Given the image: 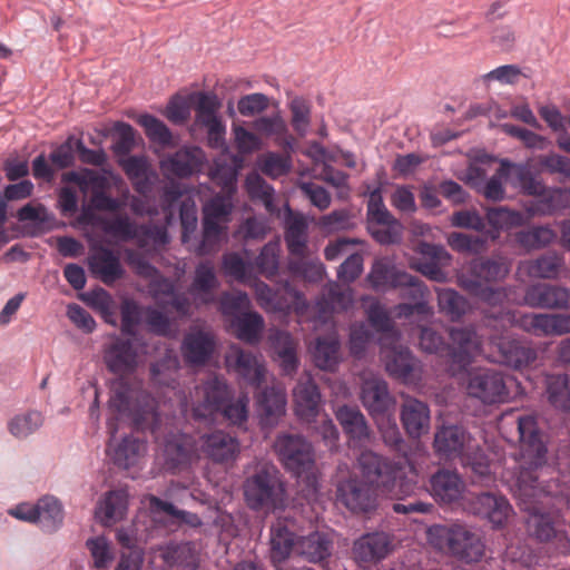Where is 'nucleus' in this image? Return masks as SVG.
Returning a JSON list of instances; mask_svg holds the SVG:
<instances>
[{
    "label": "nucleus",
    "mask_w": 570,
    "mask_h": 570,
    "mask_svg": "<svg viewBox=\"0 0 570 570\" xmlns=\"http://www.w3.org/2000/svg\"><path fill=\"white\" fill-rule=\"evenodd\" d=\"M472 444L471 435L458 425L443 426L434 436L435 451L446 459L461 458Z\"/></svg>",
    "instance_id": "26"
},
{
    "label": "nucleus",
    "mask_w": 570,
    "mask_h": 570,
    "mask_svg": "<svg viewBox=\"0 0 570 570\" xmlns=\"http://www.w3.org/2000/svg\"><path fill=\"white\" fill-rule=\"evenodd\" d=\"M233 197L229 194L216 195L204 205L202 240L194 247L198 255H207L219 248L233 212Z\"/></svg>",
    "instance_id": "7"
},
{
    "label": "nucleus",
    "mask_w": 570,
    "mask_h": 570,
    "mask_svg": "<svg viewBox=\"0 0 570 570\" xmlns=\"http://www.w3.org/2000/svg\"><path fill=\"white\" fill-rule=\"evenodd\" d=\"M232 393L226 381L218 375H210L202 384L196 385L189 399L179 395L181 412L187 415L190 411L196 420H214L222 413L232 424H242L247 420L249 399L239 396L230 402Z\"/></svg>",
    "instance_id": "3"
},
{
    "label": "nucleus",
    "mask_w": 570,
    "mask_h": 570,
    "mask_svg": "<svg viewBox=\"0 0 570 570\" xmlns=\"http://www.w3.org/2000/svg\"><path fill=\"white\" fill-rule=\"evenodd\" d=\"M401 421L407 435L419 439L430 430L431 415L426 403L414 399L405 397L401 406Z\"/></svg>",
    "instance_id": "28"
},
{
    "label": "nucleus",
    "mask_w": 570,
    "mask_h": 570,
    "mask_svg": "<svg viewBox=\"0 0 570 570\" xmlns=\"http://www.w3.org/2000/svg\"><path fill=\"white\" fill-rule=\"evenodd\" d=\"M539 198L528 208L531 215L547 216L566 207L569 195L567 189H543Z\"/></svg>",
    "instance_id": "50"
},
{
    "label": "nucleus",
    "mask_w": 570,
    "mask_h": 570,
    "mask_svg": "<svg viewBox=\"0 0 570 570\" xmlns=\"http://www.w3.org/2000/svg\"><path fill=\"white\" fill-rule=\"evenodd\" d=\"M361 402L374 419L387 413L394 405L387 383L377 374L363 372L361 384Z\"/></svg>",
    "instance_id": "17"
},
{
    "label": "nucleus",
    "mask_w": 570,
    "mask_h": 570,
    "mask_svg": "<svg viewBox=\"0 0 570 570\" xmlns=\"http://www.w3.org/2000/svg\"><path fill=\"white\" fill-rule=\"evenodd\" d=\"M108 429L111 435L108 454L114 463L124 469L136 465L147 452L146 442L129 435L114 444L117 428L114 425L112 420L108 421Z\"/></svg>",
    "instance_id": "23"
},
{
    "label": "nucleus",
    "mask_w": 570,
    "mask_h": 570,
    "mask_svg": "<svg viewBox=\"0 0 570 570\" xmlns=\"http://www.w3.org/2000/svg\"><path fill=\"white\" fill-rule=\"evenodd\" d=\"M391 550V541L386 533H366L353 546V554L361 563L375 562L384 559Z\"/></svg>",
    "instance_id": "32"
},
{
    "label": "nucleus",
    "mask_w": 570,
    "mask_h": 570,
    "mask_svg": "<svg viewBox=\"0 0 570 570\" xmlns=\"http://www.w3.org/2000/svg\"><path fill=\"white\" fill-rule=\"evenodd\" d=\"M37 517L41 529L52 532L62 523V507L56 498L43 497L37 502Z\"/></svg>",
    "instance_id": "55"
},
{
    "label": "nucleus",
    "mask_w": 570,
    "mask_h": 570,
    "mask_svg": "<svg viewBox=\"0 0 570 570\" xmlns=\"http://www.w3.org/2000/svg\"><path fill=\"white\" fill-rule=\"evenodd\" d=\"M308 220L301 213L288 212L285 219V242L289 253L304 256L307 248Z\"/></svg>",
    "instance_id": "41"
},
{
    "label": "nucleus",
    "mask_w": 570,
    "mask_h": 570,
    "mask_svg": "<svg viewBox=\"0 0 570 570\" xmlns=\"http://www.w3.org/2000/svg\"><path fill=\"white\" fill-rule=\"evenodd\" d=\"M502 321L535 336H560L570 333V315L519 314L505 311Z\"/></svg>",
    "instance_id": "12"
},
{
    "label": "nucleus",
    "mask_w": 570,
    "mask_h": 570,
    "mask_svg": "<svg viewBox=\"0 0 570 570\" xmlns=\"http://www.w3.org/2000/svg\"><path fill=\"white\" fill-rule=\"evenodd\" d=\"M352 303V289L350 287L343 288L340 284L332 282L326 286L323 297L317 301L316 308L320 318L327 321L333 312L345 311Z\"/></svg>",
    "instance_id": "43"
},
{
    "label": "nucleus",
    "mask_w": 570,
    "mask_h": 570,
    "mask_svg": "<svg viewBox=\"0 0 570 570\" xmlns=\"http://www.w3.org/2000/svg\"><path fill=\"white\" fill-rule=\"evenodd\" d=\"M43 424V416L39 411L31 410L14 415L8 422V430L16 439H27Z\"/></svg>",
    "instance_id": "58"
},
{
    "label": "nucleus",
    "mask_w": 570,
    "mask_h": 570,
    "mask_svg": "<svg viewBox=\"0 0 570 570\" xmlns=\"http://www.w3.org/2000/svg\"><path fill=\"white\" fill-rule=\"evenodd\" d=\"M159 557L168 567L196 570L200 564L199 549L195 543H169L158 549Z\"/></svg>",
    "instance_id": "37"
},
{
    "label": "nucleus",
    "mask_w": 570,
    "mask_h": 570,
    "mask_svg": "<svg viewBox=\"0 0 570 570\" xmlns=\"http://www.w3.org/2000/svg\"><path fill=\"white\" fill-rule=\"evenodd\" d=\"M523 304L532 308L564 309L570 304V289L548 283L533 284L525 289Z\"/></svg>",
    "instance_id": "22"
},
{
    "label": "nucleus",
    "mask_w": 570,
    "mask_h": 570,
    "mask_svg": "<svg viewBox=\"0 0 570 570\" xmlns=\"http://www.w3.org/2000/svg\"><path fill=\"white\" fill-rule=\"evenodd\" d=\"M215 350L214 336L208 332L190 331L181 344L184 360L191 365L205 364Z\"/></svg>",
    "instance_id": "31"
},
{
    "label": "nucleus",
    "mask_w": 570,
    "mask_h": 570,
    "mask_svg": "<svg viewBox=\"0 0 570 570\" xmlns=\"http://www.w3.org/2000/svg\"><path fill=\"white\" fill-rule=\"evenodd\" d=\"M487 219L495 230H508L524 224L523 215L520 212L503 206L489 208Z\"/></svg>",
    "instance_id": "62"
},
{
    "label": "nucleus",
    "mask_w": 570,
    "mask_h": 570,
    "mask_svg": "<svg viewBox=\"0 0 570 570\" xmlns=\"http://www.w3.org/2000/svg\"><path fill=\"white\" fill-rule=\"evenodd\" d=\"M295 534L288 529L287 524L278 520L271 529V559L276 570L279 567H287L285 560L291 552H296Z\"/></svg>",
    "instance_id": "40"
},
{
    "label": "nucleus",
    "mask_w": 570,
    "mask_h": 570,
    "mask_svg": "<svg viewBox=\"0 0 570 570\" xmlns=\"http://www.w3.org/2000/svg\"><path fill=\"white\" fill-rule=\"evenodd\" d=\"M219 283L216 277L214 266L209 262L197 265L194 274L193 283L189 287L196 305H206L215 301V291Z\"/></svg>",
    "instance_id": "34"
},
{
    "label": "nucleus",
    "mask_w": 570,
    "mask_h": 570,
    "mask_svg": "<svg viewBox=\"0 0 570 570\" xmlns=\"http://www.w3.org/2000/svg\"><path fill=\"white\" fill-rule=\"evenodd\" d=\"M547 395L554 407L570 411V375L554 374L548 376Z\"/></svg>",
    "instance_id": "57"
},
{
    "label": "nucleus",
    "mask_w": 570,
    "mask_h": 570,
    "mask_svg": "<svg viewBox=\"0 0 570 570\" xmlns=\"http://www.w3.org/2000/svg\"><path fill=\"white\" fill-rule=\"evenodd\" d=\"M274 450L286 470L298 478L305 475L308 483H314L315 453L303 435L282 433L274 442Z\"/></svg>",
    "instance_id": "8"
},
{
    "label": "nucleus",
    "mask_w": 570,
    "mask_h": 570,
    "mask_svg": "<svg viewBox=\"0 0 570 570\" xmlns=\"http://www.w3.org/2000/svg\"><path fill=\"white\" fill-rule=\"evenodd\" d=\"M502 173L505 174V180L514 188H519L527 195L542 194L544 185L535 178L528 164H513L502 160Z\"/></svg>",
    "instance_id": "39"
},
{
    "label": "nucleus",
    "mask_w": 570,
    "mask_h": 570,
    "mask_svg": "<svg viewBox=\"0 0 570 570\" xmlns=\"http://www.w3.org/2000/svg\"><path fill=\"white\" fill-rule=\"evenodd\" d=\"M438 305L451 321H459L469 309V302L452 288H436Z\"/></svg>",
    "instance_id": "59"
},
{
    "label": "nucleus",
    "mask_w": 570,
    "mask_h": 570,
    "mask_svg": "<svg viewBox=\"0 0 570 570\" xmlns=\"http://www.w3.org/2000/svg\"><path fill=\"white\" fill-rule=\"evenodd\" d=\"M431 492L443 503H453L461 499L465 484L461 476L451 470H439L431 476Z\"/></svg>",
    "instance_id": "36"
},
{
    "label": "nucleus",
    "mask_w": 570,
    "mask_h": 570,
    "mask_svg": "<svg viewBox=\"0 0 570 570\" xmlns=\"http://www.w3.org/2000/svg\"><path fill=\"white\" fill-rule=\"evenodd\" d=\"M258 411L265 425H274L285 413L286 394L279 386L266 387L257 396Z\"/></svg>",
    "instance_id": "42"
},
{
    "label": "nucleus",
    "mask_w": 570,
    "mask_h": 570,
    "mask_svg": "<svg viewBox=\"0 0 570 570\" xmlns=\"http://www.w3.org/2000/svg\"><path fill=\"white\" fill-rule=\"evenodd\" d=\"M332 551V541L323 532H313L306 537H301L296 542V553L305 557L311 562H318L330 557Z\"/></svg>",
    "instance_id": "46"
},
{
    "label": "nucleus",
    "mask_w": 570,
    "mask_h": 570,
    "mask_svg": "<svg viewBox=\"0 0 570 570\" xmlns=\"http://www.w3.org/2000/svg\"><path fill=\"white\" fill-rule=\"evenodd\" d=\"M230 327L238 340L247 344H257L265 328V321L257 312H244L230 320Z\"/></svg>",
    "instance_id": "45"
},
{
    "label": "nucleus",
    "mask_w": 570,
    "mask_h": 570,
    "mask_svg": "<svg viewBox=\"0 0 570 570\" xmlns=\"http://www.w3.org/2000/svg\"><path fill=\"white\" fill-rule=\"evenodd\" d=\"M244 497L252 510L274 511L285 503V488L273 465H263L244 483Z\"/></svg>",
    "instance_id": "6"
},
{
    "label": "nucleus",
    "mask_w": 570,
    "mask_h": 570,
    "mask_svg": "<svg viewBox=\"0 0 570 570\" xmlns=\"http://www.w3.org/2000/svg\"><path fill=\"white\" fill-rule=\"evenodd\" d=\"M256 296L258 305L267 312L303 313L307 307L303 294L285 282L278 291H273L266 283L253 277L247 284Z\"/></svg>",
    "instance_id": "11"
},
{
    "label": "nucleus",
    "mask_w": 570,
    "mask_h": 570,
    "mask_svg": "<svg viewBox=\"0 0 570 570\" xmlns=\"http://www.w3.org/2000/svg\"><path fill=\"white\" fill-rule=\"evenodd\" d=\"M415 250L422 258L411 261L410 267L412 269L433 282L444 283L448 281V274L443 268L450 266L452 256L442 245L420 242Z\"/></svg>",
    "instance_id": "15"
},
{
    "label": "nucleus",
    "mask_w": 570,
    "mask_h": 570,
    "mask_svg": "<svg viewBox=\"0 0 570 570\" xmlns=\"http://www.w3.org/2000/svg\"><path fill=\"white\" fill-rule=\"evenodd\" d=\"M228 371L235 373L246 383L259 386L265 379L266 368L262 355L244 351L237 345H232L225 355Z\"/></svg>",
    "instance_id": "16"
},
{
    "label": "nucleus",
    "mask_w": 570,
    "mask_h": 570,
    "mask_svg": "<svg viewBox=\"0 0 570 570\" xmlns=\"http://www.w3.org/2000/svg\"><path fill=\"white\" fill-rule=\"evenodd\" d=\"M196 101V122L204 126L208 122L220 119L218 110L222 106L220 100L214 92H197L193 96Z\"/></svg>",
    "instance_id": "60"
},
{
    "label": "nucleus",
    "mask_w": 570,
    "mask_h": 570,
    "mask_svg": "<svg viewBox=\"0 0 570 570\" xmlns=\"http://www.w3.org/2000/svg\"><path fill=\"white\" fill-rule=\"evenodd\" d=\"M462 465L470 468L473 473V482L488 483L492 481L491 464L484 452L472 444L471 450H466L460 458Z\"/></svg>",
    "instance_id": "56"
},
{
    "label": "nucleus",
    "mask_w": 570,
    "mask_h": 570,
    "mask_svg": "<svg viewBox=\"0 0 570 570\" xmlns=\"http://www.w3.org/2000/svg\"><path fill=\"white\" fill-rule=\"evenodd\" d=\"M402 274H404V271L397 269L386 259H377L373 263L366 281L373 289L383 292L390 287H396L397 278Z\"/></svg>",
    "instance_id": "49"
},
{
    "label": "nucleus",
    "mask_w": 570,
    "mask_h": 570,
    "mask_svg": "<svg viewBox=\"0 0 570 570\" xmlns=\"http://www.w3.org/2000/svg\"><path fill=\"white\" fill-rule=\"evenodd\" d=\"M63 180L78 185L82 193L90 191V204L97 210L118 212L125 205V200L107 194L110 186L109 179L96 170L85 168L80 171H69L63 175Z\"/></svg>",
    "instance_id": "10"
},
{
    "label": "nucleus",
    "mask_w": 570,
    "mask_h": 570,
    "mask_svg": "<svg viewBox=\"0 0 570 570\" xmlns=\"http://www.w3.org/2000/svg\"><path fill=\"white\" fill-rule=\"evenodd\" d=\"M466 394L483 404L504 403L510 399L508 377L503 372L491 367H478L468 373Z\"/></svg>",
    "instance_id": "9"
},
{
    "label": "nucleus",
    "mask_w": 570,
    "mask_h": 570,
    "mask_svg": "<svg viewBox=\"0 0 570 570\" xmlns=\"http://www.w3.org/2000/svg\"><path fill=\"white\" fill-rule=\"evenodd\" d=\"M178 371V356L174 351L167 350L164 358L151 365V379L158 385L175 390Z\"/></svg>",
    "instance_id": "54"
},
{
    "label": "nucleus",
    "mask_w": 570,
    "mask_h": 570,
    "mask_svg": "<svg viewBox=\"0 0 570 570\" xmlns=\"http://www.w3.org/2000/svg\"><path fill=\"white\" fill-rule=\"evenodd\" d=\"M490 346L497 352L493 361L513 370L528 368L538 357L534 347L510 336H492Z\"/></svg>",
    "instance_id": "14"
},
{
    "label": "nucleus",
    "mask_w": 570,
    "mask_h": 570,
    "mask_svg": "<svg viewBox=\"0 0 570 570\" xmlns=\"http://www.w3.org/2000/svg\"><path fill=\"white\" fill-rule=\"evenodd\" d=\"M315 365L324 371H334L340 363V341L333 332L315 340L311 347Z\"/></svg>",
    "instance_id": "44"
},
{
    "label": "nucleus",
    "mask_w": 570,
    "mask_h": 570,
    "mask_svg": "<svg viewBox=\"0 0 570 570\" xmlns=\"http://www.w3.org/2000/svg\"><path fill=\"white\" fill-rule=\"evenodd\" d=\"M294 410L305 421L313 420L321 405V393L311 376L301 377L293 390Z\"/></svg>",
    "instance_id": "29"
},
{
    "label": "nucleus",
    "mask_w": 570,
    "mask_h": 570,
    "mask_svg": "<svg viewBox=\"0 0 570 570\" xmlns=\"http://www.w3.org/2000/svg\"><path fill=\"white\" fill-rule=\"evenodd\" d=\"M252 127L257 135L266 138H273L275 144L284 149H294L295 139L289 134L288 126L279 112L256 118L253 121Z\"/></svg>",
    "instance_id": "33"
},
{
    "label": "nucleus",
    "mask_w": 570,
    "mask_h": 570,
    "mask_svg": "<svg viewBox=\"0 0 570 570\" xmlns=\"http://www.w3.org/2000/svg\"><path fill=\"white\" fill-rule=\"evenodd\" d=\"M564 265V258L557 252H548L527 263V271L531 277L554 279Z\"/></svg>",
    "instance_id": "48"
},
{
    "label": "nucleus",
    "mask_w": 570,
    "mask_h": 570,
    "mask_svg": "<svg viewBox=\"0 0 570 570\" xmlns=\"http://www.w3.org/2000/svg\"><path fill=\"white\" fill-rule=\"evenodd\" d=\"M510 273V263L504 257H478L470 261L456 276L461 287L463 277L479 284L490 285L503 281Z\"/></svg>",
    "instance_id": "18"
},
{
    "label": "nucleus",
    "mask_w": 570,
    "mask_h": 570,
    "mask_svg": "<svg viewBox=\"0 0 570 570\" xmlns=\"http://www.w3.org/2000/svg\"><path fill=\"white\" fill-rule=\"evenodd\" d=\"M250 307V299L245 292L236 291L223 293L219 298V309L222 314L230 320L247 312Z\"/></svg>",
    "instance_id": "64"
},
{
    "label": "nucleus",
    "mask_w": 570,
    "mask_h": 570,
    "mask_svg": "<svg viewBox=\"0 0 570 570\" xmlns=\"http://www.w3.org/2000/svg\"><path fill=\"white\" fill-rule=\"evenodd\" d=\"M357 465L362 475L391 499L402 500L416 489L417 471L407 459L392 462L367 450L357 458Z\"/></svg>",
    "instance_id": "4"
},
{
    "label": "nucleus",
    "mask_w": 570,
    "mask_h": 570,
    "mask_svg": "<svg viewBox=\"0 0 570 570\" xmlns=\"http://www.w3.org/2000/svg\"><path fill=\"white\" fill-rule=\"evenodd\" d=\"M426 535L435 550L465 563L478 562L484 556L485 547L481 537L465 525L434 524L428 529Z\"/></svg>",
    "instance_id": "5"
},
{
    "label": "nucleus",
    "mask_w": 570,
    "mask_h": 570,
    "mask_svg": "<svg viewBox=\"0 0 570 570\" xmlns=\"http://www.w3.org/2000/svg\"><path fill=\"white\" fill-rule=\"evenodd\" d=\"M337 499L353 513H363L376 508V493L366 482L350 478L338 483Z\"/></svg>",
    "instance_id": "21"
},
{
    "label": "nucleus",
    "mask_w": 570,
    "mask_h": 570,
    "mask_svg": "<svg viewBox=\"0 0 570 570\" xmlns=\"http://www.w3.org/2000/svg\"><path fill=\"white\" fill-rule=\"evenodd\" d=\"M138 351L130 340L116 336L104 350V362L114 374H131L138 366ZM109 409L119 417H130L136 424L157 420L156 401L138 385L129 384L124 377L112 382Z\"/></svg>",
    "instance_id": "2"
},
{
    "label": "nucleus",
    "mask_w": 570,
    "mask_h": 570,
    "mask_svg": "<svg viewBox=\"0 0 570 570\" xmlns=\"http://www.w3.org/2000/svg\"><path fill=\"white\" fill-rule=\"evenodd\" d=\"M288 108L294 130L299 137H305L311 126V104L302 97H294L288 102Z\"/></svg>",
    "instance_id": "63"
},
{
    "label": "nucleus",
    "mask_w": 570,
    "mask_h": 570,
    "mask_svg": "<svg viewBox=\"0 0 570 570\" xmlns=\"http://www.w3.org/2000/svg\"><path fill=\"white\" fill-rule=\"evenodd\" d=\"M269 340L283 372L286 374L295 372L298 360L296 355V343L293 337L287 332L277 330L271 334Z\"/></svg>",
    "instance_id": "47"
},
{
    "label": "nucleus",
    "mask_w": 570,
    "mask_h": 570,
    "mask_svg": "<svg viewBox=\"0 0 570 570\" xmlns=\"http://www.w3.org/2000/svg\"><path fill=\"white\" fill-rule=\"evenodd\" d=\"M367 318L372 326L381 333V336L379 338L380 344L382 347L387 346V342L392 341L393 343L395 341H399L400 334L394 328L393 323L387 314V312L384 309V307L377 303L373 302L368 308H367Z\"/></svg>",
    "instance_id": "51"
},
{
    "label": "nucleus",
    "mask_w": 570,
    "mask_h": 570,
    "mask_svg": "<svg viewBox=\"0 0 570 570\" xmlns=\"http://www.w3.org/2000/svg\"><path fill=\"white\" fill-rule=\"evenodd\" d=\"M100 227L105 234L121 242H136L139 232V225L127 215L104 218L100 220Z\"/></svg>",
    "instance_id": "53"
},
{
    "label": "nucleus",
    "mask_w": 570,
    "mask_h": 570,
    "mask_svg": "<svg viewBox=\"0 0 570 570\" xmlns=\"http://www.w3.org/2000/svg\"><path fill=\"white\" fill-rule=\"evenodd\" d=\"M198 448L207 459L219 464L234 463L240 453L238 439L220 430L203 434Z\"/></svg>",
    "instance_id": "19"
},
{
    "label": "nucleus",
    "mask_w": 570,
    "mask_h": 570,
    "mask_svg": "<svg viewBox=\"0 0 570 570\" xmlns=\"http://www.w3.org/2000/svg\"><path fill=\"white\" fill-rule=\"evenodd\" d=\"M128 509V493L124 489L107 492L98 502L96 518L105 525L110 527L121 521Z\"/></svg>",
    "instance_id": "35"
},
{
    "label": "nucleus",
    "mask_w": 570,
    "mask_h": 570,
    "mask_svg": "<svg viewBox=\"0 0 570 570\" xmlns=\"http://www.w3.org/2000/svg\"><path fill=\"white\" fill-rule=\"evenodd\" d=\"M157 443L163 449V455L167 469L175 470L188 464L195 455L196 448L190 435L183 433H169L160 439L157 428L153 429Z\"/></svg>",
    "instance_id": "20"
},
{
    "label": "nucleus",
    "mask_w": 570,
    "mask_h": 570,
    "mask_svg": "<svg viewBox=\"0 0 570 570\" xmlns=\"http://www.w3.org/2000/svg\"><path fill=\"white\" fill-rule=\"evenodd\" d=\"M446 242L453 250L463 254L476 255L487 249V239L484 237L461 232L450 233Z\"/></svg>",
    "instance_id": "61"
},
{
    "label": "nucleus",
    "mask_w": 570,
    "mask_h": 570,
    "mask_svg": "<svg viewBox=\"0 0 570 570\" xmlns=\"http://www.w3.org/2000/svg\"><path fill=\"white\" fill-rule=\"evenodd\" d=\"M448 356L453 366L466 370L483 352V340L473 326H458L449 330Z\"/></svg>",
    "instance_id": "13"
},
{
    "label": "nucleus",
    "mask_w": 570,
    "mask_h": 570,
    "mask_svg": "<svg viewBox=\"0 0 570 570\" xmlns=\"http://www.w3.org/2000/svg\"><path fill=\"white\" fill-rule=\"evenodd\" d=\"M91 273L106 285H111L125 275L120 259L108 248L101 247L89 257Z\"/></svg>",
    "instance_id": "38"
},
{
    "label": "nucleus",
    "mask_w": 570,
    "mask_h": 570,
    "mask_svg": "<svg viewBox=\"0 0 570 570\" xmlns=\"http://www.w3.org/2000/svg\"><path fill=\"white\" fill-rule=\"evenodd\" d=\"M470 510L488 519L493 527H502L512 513L509 501L499 494L483 492L475 495L470 503Z\"/></svg>",
    "instance_id": "25"
},
{
    "label": "nucleus",
    "mask_w": 570,
    "mask_h": 570,
    "mask_svg": "<svg viewBox=\"0 0 570 570\" xmlns=\"http://www.w3.org/2000/svg\"><path fill=\"white\" fill-rule=\"evenodd\" d=\"M557 233L549 226H534L515 234V242L527 252L542 249L552 244Z\"/></svg>",
    "instance_id": "52"
},
{
    "label": "nucleus",
    "mask_w": 570,
    "mask_h": 570,
    "mask_svg": "<svg viewBox=\"0 0 570 570\" xmlns=\"http://www.w3.org/2000/svg\"><path fill=\"white\" fill-rule=\"evenodd\" d=\"M399 341L387 342L386 347H382L385 357L386 371L394 377L403 381H411L416 370V361L407 347L399 346Z\"/></svg>",
    "instance_id": "30"
},
{
    "label": "nucleus",
    "mask_w": 570,
    "mask_h": 570,
    "mask_svg": "<svg viewBox=\"0 0 570 570\" xmlns=\"http://www.w3.org/2000/svg\"><path fill=\"white\" fill-rule=\"evenodd\" d=\"M520 459L508 480L519 505L528 513L531 535L553 542L561 552L570 550V537L560 512L570 507V487L559 479L547 478V443L534 416H518Z\"/></svg>",
    "instance_id": "1"
},
{
    "label": "nucleus",
    "mask_w": 570,
    "mask_h": 570,
    "mask_svg": "<svg viewBox=\"0 0 570 570\" xmlns=\"http://www.w3.org/2000/svg\"><path fill=\"white\" fill-rule=\"evenodd\" d=\"M204 153L198 147H185L160 161V169L167 177L185 178L200 170Z\"/></svg>",
    "instance_id": "24"
},
{
    "label": "nucleus",
    "mask_w": 570,
    "mask_h": 570,
    "mask_svg": "<svg viewBox=\"0 0 570 570\" xmlns=\"http://www.w3.org/2000/svg\"><path fill=\"white\" fill-rule=\"evenodd\" d=\"M335 416L353 446L366 445L371 440V430L366 419L357 406L342 405Z\"/></svg>",
    "instance_id": "27"
}]
</instances>
